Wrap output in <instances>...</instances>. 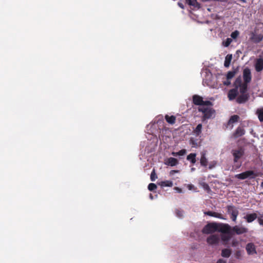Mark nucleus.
I'll return each instance as SVG.
<instances>
[{"label":"nucleus","mask_w":263,"mask_h":263,"mask_svg":"<svg viewBox=\"0 0 263 263\" xmlns=\"http://www.w3.org/2000/svg\"><path fill=\"white\" fill-rule=\"evenodd\" d=\"M257 176V175L253 171H247L242 173L235 175V178L243 180L247 178L254 179Z\"/></svg>","instance_id":"nucleus-6"},{"label":"nucleus","mask_w":263,"mask_h":263,"mask_svg":"<svg viewBox=\"0 0 263 263\" xmlns=\"http://www.w3.org/2000/svg\"><path fill=\"white\" fill-rule=\"evenodd\" d=\"M194 170H195V168H191V171H194Z\"/></svg>","instance_id":"nucleus-51"},{"label":"nucleus","mask_w":263,"mask_h":263,"mask_svg":"<svg viewBox=\"0 0 263 263\" xmlns=\"http://www.w3.org/2000/svg\"><path fill=\"white\" fill-rule=\"evenodd\" d=\"M239 1L243 3H246L247 2H246V0H239Z\"/></svg>","instance_id":"nucleus-48"},{"label":"nucleus","mask_w":263,"mask_h":263,"mask_svg":"<svg viewBox=\"0 0 263 263\" xmlns=\"http://www.w3.org/2000/svg\"><path fill=\"white\" fill-rule=\"evenodd\" d=\"M175 189L179 193H181L182 192V190L178 187H176Z\"/></svg>","instance_id":"nucleus-44"},{"label":"nucleus","mask_w":263,"mask_h":263,"mask_svg":"<svg viewBox=\"0 0 263 263\" xmlns=\"http://www.w3.org/2000/svg\"><path fill=\"white\" fill-rule=\"evenodd\" d=\"M192 186H193V185H189V189L190 190H191V189H192Z\"/></svg>","instance_id":"nucleus-49"},{"label":"nucleus","mask_w":263,"mask_h":263,"mask_svg":"<svg viewBox=\"0 0 263 263\" xmlns=\"http://www.w3.org/2000/svg\"><path fill=\"white\" fill-rule=\"evenodd\" d=\"M178 5L182 9H184V8L183 4L181 3H178Z\"/></svg>","instance_id":"nucleus-42"},{"label":"nucleus","mask_w":263,"mask_h":263,"mask_svg":"<svg viewBox=\"0 0 263 263\" xmlns=\"http://www.w3.org/2000/svg\"><path fill=\"white\" fill-rule=\"evenodd\" d=\"M230 233H222L221 235V239L224 241H227L229 240L231 237L235 234L241 235L248 232V229L239 226H235L233 227H231Z\"/></svg>","instance_id":"nucleus-3"},{"label":"nucleus","mask_w":263,"mask_h":263,"mask_svg":"<svg viewBox=\"0 0 263 263\" xmlns=\"http://www.w3.org/2000/svg\"><path fill=\"white\" fill-rule=\"evenodd\" d=\"M178 170H172L170 172V174L173 175L174 174H175L176 173H178Z\"/></svg>","instance_id":"nucleus-41"},{"label":"nucleus","mask_w":263,"mask_h":263,"mask_svg":"<svg viewBox=\"0 0 263 263\" xmlns=\"http://www.w3.org/2000/svg\"><path fill=\"white\" fill-rule=\"evenodd\" d=\"M216 263H227V261L223 259H219Z\"/></svg>","instance_id":"nucleus-39"},{"label":"nucleus","mask_w":263,"mask_h":263,"mask_svg":"<svg viewBox=\"0 0 263 263\" xmlns=\"http://www.w3.org/2000/svg\"><path fill=\"white\" fill-rule=\"evenodd\" d=\"M245 134V130L242 126H238L232 134V137L236 139L242 136Z\"/></svg>","instance_id":"nucleus-12"},{"label":"nucleus","mask_w":263,"mask_h":263,"mask_svg":"<svg viewBox=\"0 0 263 263\" xmlns=\"http://www.w3.org/2000/svg\"><path fill=\"white\" fill-rule=\"evenodd\" d=\"M156 189H157V185L155 183H151L148 185V189L150 191H154Z\"/></svg>","instance_id":"nucleus-32"},{"label":"nucleus","mask_w":263,"mask_h":263,"mask_svg":"<svg viewBox=\"0 0 263 263\" xmlns=\"http://www.w3.org/2000/svg\"><path fill=\"white\" fill-rule=\"evenodd\" d=\"M260 186L263 188V181L261 182Z\"/></svg>","instance_id":"nucleus-50"},{"label":"nucleus","mask_w":263,"mask_h":263,"mask_svg":"<svg viewBox=\"0 0 263 263\" xmlns=\"http://www.w3.org/2000/svg\"><path fill=\"white\" fill-rule=\"evenodd\" d=\"M240 256V252L239 251H237L236 253V256L237 258H239V257Z\"/></svg>","instance_id":"nucleus-43"},{"label":"nucleus","mask_w":263,"mask_h":263,"mask_svg":"<svg viewBox=\"0 0 263 263\" xmlns=\"http://www.w3.org/2000/svg\"><path fill=\"white\" fill-rule=\"evenodd\" d=\"M246 250L248 255H252L256 254L257 252L255 245L252 242H249L247 244Z\"/></svg>","instance_id":"nucleus-9"},{"label":"nucleus","mask_w":263,"mask_h":263,"mask_svg":"<svg viewBox=\"0 0 263 263\" xmlns=\"http://www.w3.org/2000/svg\"><path fill=\"white\" fill-rule=\"evenodd\" d=\"M211 117V116H203V120H205V119H209V118H210Z\"/></svg>","instance_id":"nucleus-47"},{"label":"nucleus","mask_w":263,"mask_h":263,"mask_svg":"<svg viewBox=\"0 0 263 263\" xmlns=\"http://www.w3.org/2000/svg\"><path fill=\"white\" fill-rule=\"evenodd\" d=\"M239 119V116H231L228 122L227 127L229 128L230 129H232L233 124L238 122Z\"/></svg>","instance_id":"nucleus-13"},{"label":"nucleus","mask_w":263,"mask_h":263,"mask_svg":"<svg viewBox=\"0 0 263 263\" xmlns=\"http://www.w3.org/2000/svg\"><path fill=\"white\" fill-rule=\"evenodd\" d=\"M150 197H151L152 199H153V197H152V195L151 194V195H150Z\"/></svg>","instance_id":"nucleus-52"},{"label":"nucleus","mask_w":263,"mask_h":263,"mask_svg":"<svg viewBox=\"0 0 263 263\" xmlns=\"http://www.w3.org/2000/svg\"><path fill=\"white\" fill-rule=\"evenodd\" d=\"M250 40L254 43L258 44L263 40L262 34H256L255 32L250 33Z\"/></svg>","instance_id":"nucleus-8"},{"label":"nucleus","mask_w":263,"mask_h":263,"mask_svg":"<svg viewBox=\"0 0 263 263\" xmlns=\"http://www.w3.org/2000/svg\"><path fill=\"white\" fill-rule=\"evenodd\" d=\"M260 122H263V116H258Z\"/></svg>","instance_id":"nucleus-45"},{"label":"nucleus","mask_w":263,"mask_h":263,"mask_svg":"<svg viewBox=\"0 0 263 263\" xmlns=\"http://www.w3.org/2000/svg\"><path fill=\"white\" fill-rule=\"evenodd\" d=\"M258 222L260 225L263 226V219H261V218H258Z\"/></svg>","instance_id":"nucleus-40"},{"label":"nucleus","mask_w":263,"mask_h":263,"mask_svg":"<svg viewBox=\"0 0 263 263\" xmlns=\"http://www.w3.org/2000/svg\"><path fill=\"white\" fill-rule=\"evenodd\" d=\"M223 84L226 86H228L231 84L230 80L227 79V80L224 81L223 82Z\"/></svg>","instance_id":"nucleus-37"},{"label":"nucleus","mask_w":263,"mask_h":263,"mask_svg":"<svg viewBox=\"0 0 263 263\" xmlns=\"http://www.w3.org/2000/svg\"><path fill=\"white\" fill-rule=\"evenodd\" d=\"M200 162L201 165L203 166L206 167L208 165V160L206 158L204 154H202Z\"/></svg>","instance_id":"nucleus-25"},{"label":"nucleus","mask_w":263,"mask_h":263,"mask_svg":"<svg viewBox=\"0 0 263 263\" xmlns=\"http://www.w3.org/2000/svg\"><path fill=\"white\" fill-rule=\"evenodd\" d=\"M232 59V54H228L226 57L224 62V66L226 67H229Z\"/></svg>","instance_id":"nucleus-23"},{"label":"nucleus","mask_w":263,"mask_h":263,"mask_svg":"<svg viewBox=\"0 0 263 263\" xmlns=\"http://www.w3.org/2000/svg\"><path fill=\"white\" fill-rule=\"evenodd\" d=\"M166 121L171 124L175 123L176 116H165Z\"/></svg>","instance_id":"nucleus-27"},{"label":"nucleus","mask_w":263,"mask_h":263,"mask_svg":"<svg viewBox=\"0 0 263 263\" xmlns=\"http://www.w3.org/2000/svg\"><path fill=\"white\" fill-rule=\"evenodd\" d=\"M219 237L218 235H211L207 238V242L211 245H217L219 242Z\"/></svg>","instance_id":"nucleus-11"},{"label":"nucleus","mask_w":263,"mask_h":263,"mask_svg":"<svg viewBox=\"0 0 263 263\" xmlns=\"http://www.w3.org/2000/svg\"><path fill=\"white\" fill-rule=\"evenodd\" d=\"M164 163L167 165L174 166L178 164V161L175 158L170 157L165 161Z\"/></svg>","instance_id":"nucleus-17"},{"label":"nucleus","mask_w":263,"mask_h":263,"mask_svg":"<svg viewBox=\"0 0 263 263\" xmlns=\"http://www.w3.org/2000/svg\"><path fill=\"white\" fill-rule=\"evenodd\" d=\"M237 244V242H236V241L232 242V246H233V247L236 246Z\"/></svg>","instance_id":"nucleus-46"},{"label":"nucleus","mask_w":263,"mask_h":263,"mask_svg":"<svg viewBox=\"0 0 263 263\" xmlns=\"http://www.w3.org/2000/svg\"><path fill=\"white\" fill-rule=\"evenodd\" d=\"M196 154L195 153H191L187 155L186 159L194 164L196 162Z\"/></svg>","instance_id":"nucleus-22"},{"label":"nucleus","mask_w":263,"mask_h":263,"mask_svg":"<svg viewBox=\"0 0 263 263\" xmlns=\"http://www.w3.org/2000/svg\"><path fill=\"white\" fill-rule=\"evenodd\" d=\"M257 218V214L253 213L251 214H247L243 218L248 223H251L254 221Z\"/></svg>","instance_id":"nucleus-15"},{"label":"nucleus","mask_w":263,"mask_h":263,"mask_svg":"<svg viewBox=\"0 0 263 263\" xmlns=\"http://www.w3.org/2000/svg\"><path fill=\"white\" fill-rule=\"evenodd\" d=\"M248 93H241L236 99V101L238 103H245L249 99Z\"/></svg>","instance_id":"nucleus-16"},{"label":"nucleus","mask_w":263,"mask_h":263,"mask_svg":"<svg viewBox=\"0 0 263 263\" xmlns=\"http://www.w3.org/2000/svg\"><path fill=\"white\" fill-rule=\"evenodd\" d=\"M234 86L237 88V90L238 88H239L240 93H247L248 84L242 83L241 78L240 77H238L235 80L234 83Z\"/></svg>","instance_id":"nucleus-5"},{"label":"nucleus","mask_w":263,"mask_h":263,"mask_svg":"<svg viewBox=\"0 0 263 263\" xmlns=\"http://www.w3.org/2000/svg\"><path fill=\"white\" fill-rule=\"evenodd\" d=\"M239 35V32L238 30H235L232 32L231 34V37L233 39H236L237 38Z\"/></svg>","instance_id":"nucleus-31"},{"label":"nucleus","mask_w":263,"mask_h":263,"mask_svg":"<svg viewBox=\"0 0 263 263\" xmlns=\"http://www.w3.org/2000/svg\"><path fill=\"white\" fill-rule=\"evenodd\" d=\"M231 153L234 157V163H236L235 168L236 170L238 169L241 166V162H239V160L244 155L245 149L243 148L240 147L237 149H232Z\"/></svg>","instance_id":"nucleus-4"},{"label":"nucleus","mask_w":263,"mask_h":263,"mask_svg":"<svg viewBox=\"0 0 263 263\" xmlns=\"http://www.w3.org/2000/svg\"><path fill=\"white\" fill-rule=\"evenodd\" d=\"M256 115H263V107L257 109L256 112Z\"/></svg>","instance_id":"nucleus-35"},{"label":"nucleus","mask_w":263,"mask_h":263,"mask_svg":"<svg viewBox=\"0 0 263 263\" xmlns=\"http://www.w3.org/2000/svg\"><path fill=\"white\" fill-rule=\"evenodd\" d=\"M186 149H182L178 152H172V155L174 156H183L186 154Z\"/></svg>","instance_id":"nucleus-26"},{"label":"nucleus","mask_w":263,"mask_h":263,"mask_svg":"<svg viewBox=\"0 0 263 263\" xmlns=\"http://www.w3.org/2000/svg\"><path fill=\"white\" fill-rule=\"evenodd\" d=\"M192 103L198 106V110L203 114V115H213L215 113L213 109V104L210 101H204L203 98L198 95L192 96Z\"/></svg>","instance_id":"nucleus-1"},{"label":"nucleus","mask_w":263,"mask_h":263,"mask_svg":"<svg viewBox=\"0 0 263 263\" xmlns=\"http://www.w3.org/2000/svg\"><path fill=\"white\" fill-rule=\"evenodd\" d=\"M202 128V125L201 124H198L196 127L193 131V134H194L196 137L199 136L201 134Z\"/></svg>","instance_id":"nucleus-20"},{"label":"nucleus","mask_w":263,"mask_h":263,"mask_svg":"<svg viewBox=\"0 0 263 263\" xmlns=\"http://www.w3.org/2000/svg\"><path fill=\"white\" fill-rule=\"evenodd\" d=\"M190 144H191L192 146L194 147H197L198 146L197 142L193 138L190 139Z\"/></svg>","instance_id":"nucleus-34"},{"label":"nucleus","mask_w":263,"mask_h":263,"mask_svg":"<svg viewBox=\"0 0 263 263\" xmlns=\"http://www.w3.org/2000/svg\"><path fill=\"white\" fill-rule=\"evenodd\" d=\"M227 212L231 215V219L232 221L235 222L239 214L237 209L234 205H228Z\"/></svg>","instance_id":"nucleus-7"},{"label":"nucleus","mask_w":263,"mask_h":263,"mask_svg":"<svg viewBox=\"0 0 263 263\" xmlns=\"http://www.w3.org/2000/svg\"><path fill=\"white\" fill-rule=\"evenodd\" d=\"M203 188H204L205 190H206V191H210V189L209 186V185H208V184H206V183H204V184H203Z\"/></svg>","instance_id":"nucleus-38"},{"label":"nucleus","mask_w":263,"mask_h":263,"mask_svg":"<svg viewBox=\"0 0 263 263\" xmlns=\"http://www.w3.org/2000/svg\"><path fill=\"white\" fill-rule=\"evenodd\" d=\"M159 184L162 187H164V186L172 187L173 185V182L172 181H170V180L161 181V182H160L159 183Z\"/></svg>","instance_id":"nucleus-24"},{"label":"nucleus","mask_w":263,"mask_h":263,"mask_svg":"<svg viewBox=\"0 0 263 263\" xmlns=\"http://www.w3.org/2000/svg\"><path fill=\"white\" fill-rule=\"evenodd\" d=\"M235 73V71H229L227 74V79H231L234 77Z\"/></svg>","instance_id":"nucleus-28"},{"label":"nucleus","mask_w":263,"mask_h":263,"mask_svg":"<svg viewBox=\"0 0 263 263\" xmlns=\"http://www.w3.org/2000/svg\"><path fill=\"white\" fill-rule=\"evenodd\" d=\"M204 214L206 215H208V216H212V217L218 218H219V219H224L222 217L221 214H220V213H216V212H215L208 211V212H204Z\"/></svg>","instance_id":"nucleus-19"},{"label":"nucleus","mask_w":263,"mask_h":263,"mask_svg":"<svg viewBox=\"0 0 263 263\" xmlns=\"http://www.w3.org/2000/svg\"><path fill=\"white\" fill-rule=\"evenodd\" d=\"M231 227L227 223H210L205 225L202 232L204 234H210L216 231L221 233H230Z\"/></svg>","instance_id":"nucleus-2"},{"label":"nucleus","mask_w":263,"mask_h":263,"mask_svg":"<svg viewBox=\"0 0 263 263\" xmlns=\"http://www.w3.org/2000/svg\"><path fill=\"white\" fill-rule=\"evenodd\" d=\"M232 254V250L230 249H223L221 250V255L223 257L228 258Z\"/></svg>","instance_id":"nucleus-21"},{"label":"nucleus","mask_w":263,"mask_h":263,"mask_svg":"<svg viewBox=\"0 0 263 263\" xmlns=\"http://www.w3.org/2000/svg\"><path fill=\"white\" fill-rule=\"evenodd\" d=\"M243 79L245 83L248 84L251 82L252 76L250 69L246 68L243 70Z\"/></svg>","instance_id":"nucleus-10"},{"label":"nucleus","mask_w":263,"mask_h":263,"mask_svg":"<svg viewBox=\"0 0 263 263\" xmlns=\"http://www.w3.org/2000/svg\"><path fill=\"white\" fill-rule=\"evenodd\" d=\"M255 70L260 72L263 70V59H258L257 60L255 65Z\"/></svg>","instance_id":"nucleus-18"},{"label":"nucleus","mask_w":263,"mask_h":263,"mask_svg":"<svg viewBox=\"0 0 263 263\" xmlns=\"http://www.w3.org/2000/svg\"><path fill=\"white\" fill-rule=\"evenodd\" d=\"M157 178V176L155 173V170H153L151 174V180L152 181H154Z\"/></svg>","instance_id":"nucleus-30"},{"label":"nucleus","mask_w":263,"mask_h":263,"mask_svg":"<svg viewBox=\"0 0 263 263\" xmlns=\"http://www.w3.org/2000/svg\"><path fill=\"white\" fill-rule=\"evenodd\" d=\"M217 162L216 161H211L209 165V168L211 170L217 165Z\"/></svg>","instance_id":"nucleus-33"},{"label":"nucleus","mask_w":263,"mask_h":263,"mask_svg":"<svg viewBox=\"0 0 263 263\" xmlns=\"http://www.w3.org/2000/svg\"><path fill=\"white\" fill-rule=\"evenodd\" d=\"M176 213L177 216H178L179 217H181L183 216L182 212L178 210H176Z\"/></svg>","instance_id":"nucleus-36"},{"label":"nucleus","mask_w":263,"mask_h":263,"mask_svg":"<svg viewBox=\"0 0 263 263\" xmlns=\"http://www.w3.org/2000/svg\"><path fill=\"white\" fill-rule=\"evenodd\" d=\"M232 39L227 38L225 41L223 42L222 44L224 47H228L232 43Z\"/></svg>","instance_id":"nucleus-29"},{"label":"nucleus","mask_w":263,"mask_h":263,"mask_svg":"<svg viewBox=\"0 0 263 263\" xmlns=\"http://www.w3.org/2000/svg\"><path fill=\"white\" fill-rule=\"evenodd\" d=\"M238 94V91L237 90V88L235 87L234 88L230 89L228 94V98L230 100H233L236 98Z\"/></svg>","instance_id":"nucleus-14"}]
</instances>
